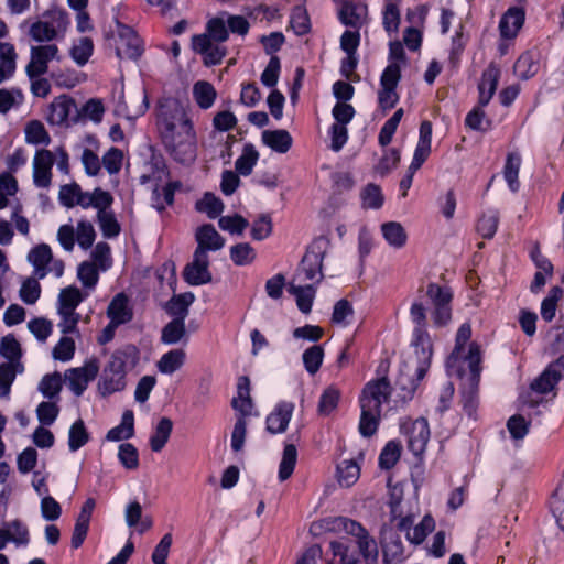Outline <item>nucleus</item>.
<instances>
[{"label":"nucleus","mask_w":564,"mask_h":564,"mask_svg":"<svg viewBox=\"0 0 564 564\" xmlns=\"http://www.w3.org/2000/svg\"><path fill=\"white\" fill-rule=\"evenodd\" d=\"M360 468L356 462L351 459L343 460L337 466V479L340 486L350 487L359 478Z\"/></svg>","instance_id":"obj_41"},{"label":"nucleus","mask_w":564,"mask_h":564,"mask_svg":"<svg viewBox=\"0 0 564 564\" xmlns=\"http://www.w3.org/2000/svg\"><path fill=\"white\" fill-rule=\"evenodd\" d=\"M183 339L187 340V333L185 322L182 318H173L162 328L161 341L163 344L175 345Z\"/></svg>","instance_id":"obj_34"},{"label":"nucleus","mask_w":564,"mask_h":564,"mask_svg":"<svg viewBox=\"0 0 564 564\" xmlns=\"http://www.w3.org/2000/svg\"><path fill=\"white\" fill-rule=\"evenodd\" d=\"M194 301L195 295L192 292L173 295L165 304V311L174 318H182V321L185 322L188 315V307Z\"/></svg>","instance_id":"obj_31"},{"label":"nucleus","mask_w":564,"mask_h":564,"mask_svg":"<svg viewBox=\"0 0 564 564\" xmlns=\"http://www.w3.org/2000/svg\"><path fill=\"white\" fill-rule=\"evenodd\" d=\"M550 508L556 523L564 531V476L552 496Z\"/></svg>","instance_id":"obj_54"},{"label":"nucleus","mask_w":564,"mask_h":564,"mask_svg":"<svg viewBox=\"0 0 564 564\" xmlns=\"http://www.w3.org/2000/svg\"><path fill=\"white\" fill-rule=\"evenodd\" d=\"M52 250L45 243L34 247L30 251L28 259L33 264L34 273L39 279H43L47 274V264L52 261Z\"/></svg>","instance_id":"obj_30"},{"label":"nucleus","mask_w":564,"mask_h":564,"mask_svg":"<svg viewBox=\"0 0 564 564\" xmlns=\"http://www.w3.org/2000/svg\"><path fill=\"white\" fill-rule=\"evenodd\" d=\"M104 112L105 107L102 101L100 99L91 98L80 108V110L77 109L74 121L76 122L77 118L84 117L94 122H100L102 120Z\"/></svg>","instance_id":"obj_52"},{"label":"nucleus","mask_w":564,"mask_h":564,"mask_svg":"<svg viewBox=\"0 0 564 564\" xmlns=\"http://www.w3.org/2000/svg\"><path fill=\"white\" fill-rule=\"evenodd\" d=\"M323 359L324 349L319 345L308 347L302 355L304 368L310 375H315L319 370Z\"/></svg>","instance_id":"obj_46"},{"label":"nucleus","mask_w":564,"mask_h":564,"mask_svg":"<svg viewBox=\"0 0 564 564\" xmlns=\"http://www.w3.org/2000/svg\"><path fill=\"white\" fill-rule=\"evenodd\" d=\"M425 294L434 307L432 312L434 324L437 327L447 325L452 319V290L448 286L431 282L426 285Z\"/></svg>","instance_id":"obj_9"},{"label":"nucleus","mask_w":564,"mask_h":564,"mask_svg":"<svg viewBox=\"0 0 564 564\" xmlns=\"http://www.w3.org/2000/svg\"><path fill=\"white\" fill-rule=\"evenodd\" d=\"M118 458L127 469H137L139 467V453L131 443H122L119 446Z\"/></svg>","instance_id":"obj_61"},{"label":"nucleus","mask_w":564,"mask_h":564,"mask_svg":"<svg viewBox=\"0 0 564 564\" xmlns=\"http://www.w3.org/2000/svg\"><path fill=\"white\" fill-rule=\"evenodd\" d=\"M107 317L117 325L132 321L133 311L129 306V297L124 293L116 294L107 307Z\"/></svg>","instance_id":"obj_23"},{"label":"nucleus","mask_w":564,"mask_h":564,"mask_svg":"<svg viewBox=\"0 0 564 564\" xmlns=\"http://www.w3.org/2000/svg\"><path fill=\"white\" fill-rule=\"evenodd\" d=\"M400 458V445L394 441L386 444L379 455V466L381 469H391Z\"/></svg>","instance_id":"obj_55"},{"label":"nucleus","mask_w":564,"mask_h":564,"mask_svg":"<svg viewBox=\"0 0 564 564\" xmlns=\"http://www.w3.org/2000/svg\"><path fill=\"white\" fill-rule=\"evenodd\" d=\"M231 406L240 413V415H249L252 409V400L250 397V380L247 376L238 378L237 397L231 401Z\"/></svg>","instance_id":"obj_29"},{"label":"nucleus","mask_w":564,"mask_h":564,"mask_svg":"<svg viewBox=\"0 0 564 564\" xmlns=\"http://www.w3.org/2000/svg\"><path fill=\"white\" fill-rule=\"evenodd\" d=\"M173 430V422L169 417H161L158 422L154 433L150 437L151 449L155 453L161 452L170 440Z\"/></svg>","instance_id":"obj_35"},{"label":"nucleus","mask_w":564,"mask_h":564,"mask_svg":"<svg viewBox=\"0 0 564 564\" xmlns=\"http://www.w3.org/2000/svg\"><path fill=\"white\" fill-rule=\"evenodd\" d=\"M281 70V62L276 55H272L267 67L261 74V83L269 88L278 84Z\"/></svg>","instance_id":"obj_64"},{"label":"nucleus","mask_w":564,"mask_h":564,"mask_svg":"<svg viewBox=\"0 0 564 564\" xmlns=\"http://www.w3.org/2000/svg\"><path fill=\"white\" fill-rule=\"evenodd\" d=\"M44 17L51 21H36L30 26V36L36 42H50L57 37L58 30H64L68 23L64 11H47Z\"/></svg>","instance_id":"obj_10"},{"label":"nucleus","mask_w":564,"mask_h":564,"mask_svg":"<svg viewBox=\"0 0 564 564\" xmlns=\"http://www.w3.org/2000/svg\"><path fill=\"white\" fill-rule=\"evenodd\" d=\"M97 220L104 237L115 238L120 234L121 228L113 212L109 210L97 214Z\"/></svg>","instance_id":"obj_53"},{"label":"nucleus","mask_w":564,"mask_h":564,"mask_svg":"<svg viewBox=\"0 0 564 564\" xmlns=\"http://www.w3.org/2000/svg\"><path fill=\"white\" fill-rule=\"evenodd\" d=\"M25 141L35 145H48L51 137L41 121L32 120L25 127Z\"/></svg>","instance_id":"obj_44"},{"label":"nucleus","mask_w":564,"mask_h":564,"mask_svg":"<svg viewBox=\"0 0 564 564\" xmlns=\"http://www.w3.org/2000/svg\"><path fill=\"white\" fill-rule=\"evenodd\" d=\"M94 44L91 39L82 37L77 44L72 47L70 55L77 65L84 66L93 54Z\"/></svg>","instance_id":"obj_57"},{"label":"nucleus","mask_w":564,"mask_h":564,"mask_svg":"<svg viewBox=\"0 0 564 564\" xmlns=\"http://www.w3.org/2000/svg\"><path fill=\"white\" fill-rule=\"evenodd\" d=\"M530 421H527L521 414H514L509 417L507 429L514 441H521L529 433Z\"/></svg>","instance_id":"obj_60"},{"label":"nucleus","mask_w":564,"mask_h":564,"mask_svg":"<svg viewBox=\"0 0 564 564\" xmlns=\"http://www.w3.org/2000/svg\"><path fill=\"white\" fill-rule=\"evenodd\" d=\"M405 434L408 436V448L413 455H421L430 440V427L427 420L419 417L413 421L409 427H405Z\"/></svg>","instance_id":"obj_18"},{"label":"nucleus","mask_w":564,"mask_h":564,"mask_svg":"<svg viewBox=\"0 0 564 564\" xmlns=\"http://www.w3.org/2000/svg\"><path fill=\"white\" fill-rule=\"evenodd\" d=\"M39 391L44 398L54 399L58 395L62 390V376L55 371L53 373L45 375L37 387Z\"/></svg>","instance_id":"obj_48"},{"label":"nucleus","mask_w":564,"mask_h":564,"mask_svg":"<svg viewBox=\"0 0 564 564\" xmlns=\"http://www.w3.org/2000/svg\"><path fill=\"white\" fill-rule=\"evenodd\" d=\"M499 224V213L497 210L490 209L485 213L477 224V230L485 239H491L498 228Z\"/></svg>","instance_id":"obj_50"},{"label":"nucleus","mask_w":564,"mask_h":564,"mask_svg":"<svg viewBox=\"0 0 564 564\" xmlns=\"http://www.w3.org/2000/svg\"><path fill=\"white\" fill-rule=\"evenodd\" d=\"M193 50L203 56L206 66H214L221 63L227 50L220 43H215L209 35L197 34L192 37Z\"/></svg>","instance_id":"obj_16"},{"label":"nucleus","mask_w":564,"mask_h":564,"mask_svg":"<svg viewBox=\"0 0 564 564\" xmlns=\"http://www.w3.org/2000/svg\"><path fill=\"white\" fill-rule=\"evenodd\" d=\"M465 361H468V368L465 369V376L459 378L463 380L460 392L463 408L470 416L476 409L478 384L481 372L480 348L476 343H471L469 345L468 356Z\"/></svg>","instance_id":"obj_5"},{"label":"nucleus","mask_w":564,"mask_h":564,"mask_svg":"<svg viewBox=\"0 0 564 564\" xmlns=\"http://www.w3.org/2000/svg\"><path fill=\"white\" fill-rule=\"evenodd\" d=\"M89 433L86 430L82 419L75 421L68 433V447L70 452H76L89 442Z\"/></svg>","instance_id":"obj_42"},{"label":"nucleus","mask_w":564,"mask_h":564,"mask_svg":"<svg viewBox=\"0 0 564 564\" xmlns=\"http://www.w3.org/2000/svg\"><path fill=\"white\" fill-rule=\"evenodd\" d=\"M77 111L75 100L66 95L56 97L50 105L47 120L52 124L62 126L67 122L73 112Z\"/></svg>","instance_id":"obj_21"},{"label":"nucleus","mask_w":564,"mask_h":564,"mask_svg":"<svg viewBox=\"0 0 564 564\" xmlns=\"http://www.w3.org/2000/svg\"><path fill=\"white\" fill-rule=\"evenodd\" d=\"M53 59L59 61L56 44L32 46L30 51V62L25 67V73L29 78L33 79L46 74L48 62Z\"/></svg>","instance_id":"obj_12"},{"label":"nucleus","mask_w":564,"mask_h":564,"mask_svg":"<svg viewBox=\"0 0 564 564\" xmlns=\"http://www.w3.org/2000/svg\"><path fill=\"white\" fill-rule=\"evenodd\" d=\"M391 394L390 382L386 377L368 382L360 397L361 415L359 432L364 437L372 436L381 420V405Z\"/></svg>","instance_id":"obj_2"},{"label":"nucleus","mask_w":564,"mask_h":564,"mask_svg":"<svg viewBox=\"0 0 564 564\" xmlns=\"http://www.w3.org/2000/svg\"><path fill=\"white\" fill-rule=\"evenodd\" d=\"M83 301L82 293L76 286H67L61 290L58 295V311L75 312Z\"/></svg>","instance_id":"obj_47"},{"label":"nucleus","mask_w":564,"mask_h":564,"mask_svg":"<svg viewBox=\"0 0 564 564\" xmlns=\"http://www.w3.org/2000/svg\"><path fill=\"white\" fill-rule=\"evenodd\" d=\"M521 165V155L517 152H511L508 154L505 169H503V176L506 182L509 185V188L512 192H517L519 189V170Z\"/></svg>","instance_id":"obj_40"},{"label":"nucleus","mask_w":564,"mask_h":564,"mask_svg":"<svg viewBox=\"0 0 564 564\" xmlns=\"http://www.w3.org/2000/svg\"><path fill=\"white\" fill-rule=\"evenodd\" d=\"M218 226L221 230L230 234L242 235L249 223L241 215L223 216L218 220Z\"/></svg>","instance_id":"obj_58"},{"label":"nucleus","mask_w":564,"mask_h":564,"mask_svg":"<svg viewBox=\"0 0 564 564\" xmlns=\"http://www.w3.org/2000/svg\"><path fill=\"white\" fill-rule=\"evenodd\" d=\"M118 41L116 46V55L123 59H138L142 53V42L135 31L122 23L117 24Z\"/></svg>","instance_id":"obj_13"},{"label":"nucleus","mask_w":564,"mask_h":564,"mask_svg":"<svg viewBox=\"0 0 564 564\" xmlns=\"http://www.w3.org/2000/svg\"><path fill=\"white\" fill-rule=\"evenodd\" d=\"M259 160V152L254 145L247 143L243 145L241 155L236 160L235 167L238 174L248 176L252 173L254 165Z\"/></svg>","instance_id":"obj_38"},{"label":"nucleus","mask_w":564,"mask_h":564,"mask_svg":"<svg viewBox=\"0 0 564 564\" xmlns=\"http://www.w3.org/2000/svg\"><path fill=\"white\" fill-rule=\"evenodd\" d=\"M410 316L415 324L412 339L415 361L404 362L395 381L397 398L402 402L413 398L419 381L424 378L431 366L433 354L431 338L426 330V310L421 301H415L411 305Z\"/></svg>","instance_id":"obj_1"},{"label":"nucleus","mask_w":564,"mask_h":564,"mask_svg":"<svg viewBox=\"0 0 564 564\" xmlns=\"http://www.w3.org/2000/svg\"><path fill=\"white\" fill-rule=\"evenodd\" d=\"M96 238V231L91 223L87 220H80L76 228V240L79 247L84 250L89 249Z\"/></svg>","instance_id":"obj_59"},{"label":"nucleus","mask_w":564,"mask_h":564,"mask_svg":"<svg viewBox=\"0 0 564 564\" xmlns=\"http://www.w3.org/2000/svg\"><path fill=\"white\" fill-rule=\"evenodd\" d=\"M540 69L539 53L527 51L519 56L513 65L514 74L525 80L538 74Z\"/></svg>","instance_id":"obj_25"},{"label":"nucleus","mask_w":564,"mask_h":564,"mask_svg":"<svg viewBox=\"0 0 564 564\" xmlns=\"http://www.w3.org/2000/svg\"><path fill=\"white\" fill-rule=\"evenodd\" d=\"M289 292L295 296L296 305L303 314H308L312 311V305L315 297V288L313 284H291L289 288Z\"/></svg>","instance_id":"obj_36"},{"label":"nucleus","mask_w":564,"mask_h":564,"mask_svg":"<svg viewBox=\"0 0 564 564\" xmlns=\"http://www.w3.org/2000/svg\"><path fill=\"white\" fill-rule=\"evenodd\" d=\"M192 124L183 102L176 98H165L158 107V129L160 135H170L171 131Z\"/></svg>","instance_id":"obj_8"},{"label":"nucleus","mask_w":564,"mask_h":564,"mask_svg":"<svg viewBox=\"0 0 564 564\" xmlns=\"http://www.w3.org/2000/svg\"><path fill=\"white\" fill-rule=\"evenodd\" d=\"M563 296V289L560 286H553L549 295L542 301L541 304V316L545 322H551L556 312L557 302Z\"/></svg>","instance_id":"obj_51"},{"label":"nucleus","mask_w":564,"mask_h":564,"mask_svg":"<svg viewBox=\"0 0 564 564\" xmlns=\"http://www.w3.org/2000/svg\"><path fill=\"white\" fill-rule=\"evenodd\" d=\"M381 231L387 242L393 248H402L406 242L408 236L400 223H384L381 226Z\"/></svg>","instance_id":"obj_39"},{"label":"nucleus","mask_w":564,"mask_h":564,"mask_svg":"<svg viewBox=\"0 0 564 564\" xmlns=\"http://www.w3.org/2000/svg\"><path fill=\"white\" fill-rule=\"evenodd\" d=\"M339 391L330 386L324 390L318 402V412L323 415H328L336 409L339 401Z\"/></svg>","instance_id":"obj_62"},{"label":"nucleus","mask_w":564,"mask_h":564,"mask_svg":"<svg viewBox=\"0 0 564 564\" xmlns=\"http://www.w3.org/2000/svg\"><path fill=\"white\" fill-rule=\"evenodd\" d=\"M230 259L236 265H248L254 261L256 251L248 242H240L230 248Z\"/></svg>","instance_id":"obj_49"},{"label":"nucleus","mask_w":564,"mask_h":564,"mask_svg":"<svg viewBox=\"0 0 564 564\" xmlns=\"http://www.w3.org/2000/svg\"><path fill=\"white\" fill-rule=\"evenodd\" d=\"M262 142L278 153H286L293 144V139L284 129L264 130Z\"/></svg>","instance_id":"obj_26"},{"label":"nucleus","mask_w":564,"mask_h":564,"mask_svg":"<svg viewBox=\"0 0 564 564\" xmlns=\"http://www.w3.org/2000/svg\"><path fill=\"white\" fill-rule=\"evenodd\" d=\"M290 25L296 35H304L310 32L311 23L305 9L295 7L291 13Z\"/></svg>","instance_id":"obj_56"},{"label":"nucleus","mask_w":564,"mask_h":564,"mask_svg":"<svg viewBox=\"0 0 564 564\" xmlns=\"http://www.w3.org/2000/svg\"><path fill=\"white\" fill-rule=\"evenodd\" d=\"M134 435V415L131 410L122 414L121 423L108 431L106 438L111 442L129 440Z\"/></svg>","instance_id":"obj_33"},{"label":"nucleus","mask_w":564,"mask_h":564,"mask_svg":"<svg viewBox=\"0 0 564 564\" xmlns=\"http://www.w3.org/2000/svg\"><path fill=\"white\" fill-rule=\"evenodd\" d=\"M193 97L202 109H209L217 97L215 87L205 80H198L193 86Z\"/></svg>","instance_id":"obj_37"},{"label":"nucleus","mask_w":564,"mask_h":564,"mask_svg":"<svg viewBox=\"0 0 564 564\" xmlns=\"http://www.w3.org/2000/svg\"><path fill=\"white\" fill-rule=\"evenodd\" d=\"M99 372L97 359H90L82 367L70 368L65 372L68 388L76 397H80L90 381L95 380Z\"/></svg>","instance_id":"obj_14"},{"label":"nucleus","mask_w":564,"mask_h":564,"mask_svg":"<svg viewBox=\"0 0 564 564\" xmlns=\"http://www.w3.org/2000/svg\"><path fill=\"white\" fill-rule=\"evenodd\" d=\"M525 19V13L522 8H509L500 19L499 30L503 39H513L517 36L519 30L522 28Z\"/></svg>","instance_id":"obj_24"},{"label":"nucleus","mask_w":564,"mask_h":564,"mask_svg":"<svg viewBox=\"0 0 564 564\" xmlns=\"http://www.w3.org/2000/svg\"><path fill=\"white\" fill-rule=\"evenodd\" d=\"M326 529L333 532H346L356 538L359 553L366 564H378V546L369 532L357 521L346 518L336 517L326 521Z\"/></svg>","instance_id":"obj_4"},{"label":"nucleus","mask_w":564,"mask_h":564,"mask_svg":"<svg viewBox=\"0 0 564 564\" xmlns=\"http://www.w3.org/2000/svg\"><path fill=\"white\" fill-rule=\"evenodd\" d=\"M196 241L198 246L195 251H200L202 254L220 250L225 246V239L212 224H205L197 229Z\"/></svg>","instance_id":"obj_22"},{"label":"nucleus","mask_w":564,"mask_h":564,"mask_svg":"<svg viewBox=\"0 0 564 564\" xmlns=\"http://www.w3.org/2000/svg\"><path fill=\"white\" fill-rule=\"evenodd\" d=\"M562 377L560 368L553 362L531 383V389L541 394L549 393Z\"/></svg>","instance_id":"obj_27"},{"label":"nucleus","mask_w":564,"mask_h":564,"mask_svg":"<svg viewBox=\"0 0 564 564\" xmlns=\"http://www.w3.org/2000/svg\"><path fill=\"white\" fill-rule=\"evenodd\" d=\"M138 350L129 345L122 349L116 350L105 366L98 381V391L102 397H108L115 392L122 391L127 386V367L133 364Z\"/></svg>","instance_id":"obj_3"},{"label":"nucleus","mask_w":564,"mask_h":564,"mask_svg":"<svg viewBox=\"0 0 564 564\" xmlns=\"http://www.w3.org/2000/svg\"><path fill=\"white\" fill-rule=\"evenodd\" d=\"M294 410L292 402H280L267 416V431L271 434H279L286 431Z\"/></svg>","instance_id":"obj_20"},{"label":"nucleus","mask_w":564,"mask_h":564,"mask_svg":"<svg viewBox=\"0 0 564 564\" xmlns=\"http://www.w3.org/2000/svg\"><path fill=\"white\" fill-rule=\"evenodd\" d=\"M329 240L325 237L316 238L307 248L302 261L296 270L295 279L300 281H316L323 279V260L329 248Z\"/></svg>","instance_id":"obj_7"},{"label":"nucleus","mask_w":564,"mask_h":564,"mask_svg":"<svg viewBox=\"0 0 564 564\" xmlns=\"http://www.w3.org/2000/svg\"><path fill=\"white\" fill-rule=\"evenodd\" d=\"M381 547L383 562L386 564L400 563L403 561V543L400 534L392 528L381 530Z\"/></svg>","instance_id":"obj_19"},{"label":"nucleus","mask_w":564,"mask_h":564,"mask_svg":"<svg viewBox=\"0 0 564 564\" xmlns=\"http://www.w3.org/2000/svg\"><path fill=\"white\" fill-rule=\"evenodd\" d=\"M28 328L39 341L44 343L53 332V324L44 317H36L28 323Z\"/></svg>","instance_id":"obj_63"},{"label":"nucleus","mask_w":564,"mask_h":564,"mask_svg":"<svg viewBox=\"0 0 564 564\" xmlns=\"http://www.w3.org/2000/svg\"><path fill=\"white\" fill-rule=\"evenodd\" d=\"M209 259L207 254L195 251L193 260L187 263L183 270V279L189 285H203L210 283L213 275L208 269Z\"/></svg>","instance_id":"obj_15"},{"label":"nucleus","mask_w":564,"mask_h":564,"mask_svg":"<svg viewBox=\"0 0 564 564\" xmlns=\"http://www.w3.org/2000/svg\"><path fill=\"white\" fill-rule=\"evenodd\" d=\"M186 360V352L182 348L172 349L162 355L156 367L161 373L172 375L183 367Z\"/></svg>","instance_id":"obj_32"},{"label":"nucleus","mask_w":564,"mask_h":564,"mask_svg":"<svg viewBox=\"0 0 564 564\" xmlns=\"http://www.w3.org/2000/svg\"><path fill=\"white\" fill-rule=\"evenodd\" d=\"M167 134H162L161 139L166 151L173 159L180 163H187L195 159L196 155V134L193 124H185Z\"/></svg>","instance_id":"obj_6"},{"label":"nucleus","mask_w":564,"mask_h":564,"mask_svg":"<svg viewBox=\"0 0 564 564\" xmlns=\"http://www.w3.org/2000/svg\"><path fill=\"white\" fill-rule=\"evenodd\" d=\"M366 12V6L345 0L338 11V18L347 26L359 28Z\"/></svg>","instance_id":"obj_28"},{"label":"nucleus","mask_w":564,"mask_h":564,"mask_svg":"<svg viewBox=\"0 0 564 564\" xmlns=\"http://www.w3.org/2000/svg\"><path fill=\"white\" fill-rule=\"evenodd\" d=\"M297 451L293 444H286L279 466V479L284 481L291 477L295 468Z\"/></svg>","instance_id":"obj_43"},{"label":"nucleus","mask_w":564,"mask_h":564,"mask_svg":"<svg viewBox=\"0 0 564 564\" xmlns=\"http://www.w3.org/2000/svg\"><path fill=\"white\" fill-rule=\"evenodd\" d=\"M54 155L50 150H37L33 160V182L39 188H47L52 182Z\"/></svg>","instance_id":"obj_17"},{"label":"nucleus","mask_w":564,"mask_h":564,"mask_svg":"<svg viewBox=\"0 0 564 564\" xmlns=\"http://www.w3.org/2000/svg\"><path fill=\"white\" fill-rule=\"evenodd\" d=\"M471 329L468 324H463L456 334V343L452 354L446 360V369L449 376H456L463 378L465 376V369L468 368V361H465L467 355H464L465 345L469 340Z\"/></svg>","instance_id":"obj_11"},{"label":"nucleus","mask_w":564,"mask_h":564,"mask_svg":"<svg viewBox=\"0 0 564 564\" xmlns=\"http://www.w3.org/2000/svg\"><path fill=\"white\" fill-rule=\"evenodd\" d=\"M196 209L205 213L210 219H215L223 213L224 203L213 193H206L202 199L196 202Z\"/></svg>","instance_id":"obj_45"}]
</instances>
